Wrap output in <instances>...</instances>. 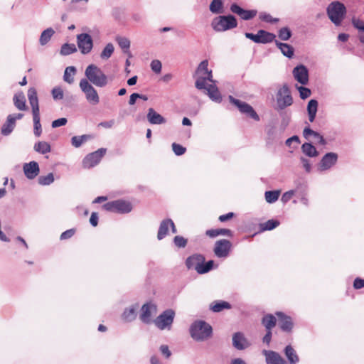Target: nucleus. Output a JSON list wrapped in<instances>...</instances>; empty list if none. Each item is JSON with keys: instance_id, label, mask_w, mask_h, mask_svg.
Segmentation results:
<instances>
[{"instance_id": "9d476101", "label": "nucleus", "mask_w": 364, "mask_h": 364, "mask_svg": "<svg viewBox=\"0 0 364 364\" xmlns=\"http://www.w3.org/2000/svg\"><path fill=\"white\" fill-rule=\"evenodd\" d=\"M338 155L336 152L325 154L317 164L319 172H325L331 169L338 162Z\"/></svg>"}, {"instance_id": "69168bd1", "label": "nucleus", "mask_w": 364, "mask_h": 364, "mask_svg": "<svg viewBox=\"0 0 364 364\" xmlns=\"http://www.w3.org/2000/svg\"><path fill=\"white\" fill-rule=\"evenodd\" d=\"M300 160L306 171L309 173L311 171V165L309 162V160L304 157H301Z\"/></svg>"}, {"instance_id": "a18cd8bd", "label": "nucleus", "mask_w": 364, "mask_h": 364, "mask_svg": "<svg viewBox=\"0 0 364 364\" xmlns=\"http://www.w3.org/2000/svg\"><path fill=\"white\" fill-rule=\"evenodd\" d=\"M210 11L213 14L223 12V0H213L210 4Z\"/></svg>"}, {"instance_id": "412c9836", "label": "nucleus", "mask_w": 364, "mask_h": 364, "mask_svg": "<svg viewBox=\"0 0 364 364\" xmlns=\"http://www.w3.org/2000/svg\"><path fill=\"white\" fill-rule=\"evenodd\" d=\"M23 171L25 176L29 179H34L40 173L39 165L36 161H32L26 163L23 166Z\"/></svg>"}, {"instance_id": "e433bc0d", "label": "nucleus", "mask_w": 364, "mask_h": 364, "mask_svg": "<svg viewBox=\"0 0 364 364\" xmlns=\"http://www.w3.org/2000/svg\"><path fill=\"white\" fill-rule=\"evenodd\" d=\"M303 153L309 157H316L318 156V152L316 147L311 143H304L301 146Z\"/></svg>"}, {"instance_id": "f03ea898", "label": "nucleus", "mask_w": 364, "mask_h": 364, "mask_svg": "<svg viewBox=\"0 0 364 364\" xmlns=\"http://www.w3.org/2000/svg\"><path fill=\"white\" fill-rule=\"evenodd\" d=\"M212 333L213 328L211 326L205 321H196L190 326L191 336L198 342L208 340L211 337Z\"/></svg>"}, {"instance_id": "39448f33", "label": "nucleus", "mask_w": 364, "mask_h": 364, "mask_svg": "<svg viewBox=\"0 0 364 364\" xmlns=\"http://www.w3.org/2000/svg\"><path fill=\"white\" fill-rule=\"evenodd\" d=\"M86 79L97 87H105L107 84V77L97 65H89L85 72Z\"/></svg>"}, {"instance_id": "338daca9", "label": "nucleus", "mask_w": 364, "mask_h": 364, "mask_svg": "<svg viewBox=\"0 0 364 364\" xmlns=\"http://www.w3.org/2000/svg\"><path fill=\"white\" fill-rule=\"evenodd\" d=\"M353 287L356 289H360L364 287V279L356 278L353 282Z\"/></svg>"}, {"instance_id": "7c9ffc66", "label": "nucleus", "mask_w": 364, "mask_h": 364, "mask_svg": "<svg viewBox=\"0 0 364 364\" xmlns=\"http://www.w3.org/2000/svg\"><path fill=\"white\" fill-rule=\"evenodd\" d=\"M231 305L228 301H216L210 304V309L213 312H220L224 309H230Z\"/></svg>"}, {"instance_id": "20e7f679", "label": "nucleus", "mask_w": 364, "mask_h": 364, "mask_svg": "<svg viewBox=\"0 0 364 364\" xmlns=\"http://www.w3.org/2000/svg\"><path fill=\"white\" fill-rule=\"evenodd\" d=\"M214 262L209 260L205 263V257L200 254H194L186 260V266L188 269H195L200 274H205L213 268Z\"/></svg>"}, {"instance_id": "bf43d9fd", "label": "nucleus", "mask_w": 364, "mask_h": 364, "mask_svg": "<svg viewBox=\"0 0 364 364\" xmlns=\"http://www.w3.org/2000/svg\"><path fill=\"white\" fill-rule=\"evenodd\" d=\"M259 18L268 23H276L279 21L278 18H274L270 14L267 13H261L259 14Z\"/></svg>"}, {"instance_id": "f8f14e48", "label": "nucleus", "mask_w": 364, "mask_h": 364, "mask_svg": "<svg viewBox=\"0 0 364 364\" xmlns=\"http://www.w3.org/2000/svg\"><path fill=\"white\" fill-rule=\"evenodd\" d=\"M229 100L232 105L238 108L241 113L247 114L256 121L259 120V115L255 111L253 107L247 102L235 99L231 95L229 96Z\"/></svg>"}, {"instance_id": "a19ab883", "label": "nucleus", "mask_w": 364, "mask_h": 364, "mask_svg": "<svg viewBox=\"0 0 364 364\" xmlns=\"http://www.w3.org/2000/svg\"><path fill=\"white\" fill-rule=\"evenodd\" d=\"M77 51V48L73 43H64L60 48V53L62 55H68Z\"/></svg>"}, {"instance_id": "a878e982", "label": "nucleus", "mask_w": 364, "mask_h": 364, "mask_svg": "<svg viewBox=\"0 0 364 364\" xmlns=\"http://www.w3.org/2000/svg\"><path fill=\"white\" fill-rule=\"evenodd\" d=\"M28 98L31 107L32 108V114L33 115H39V105H38V99L37 96V92L34 87H31L28 90Z\"/></svg>"}, {"instance_id": "b1692460", "label": "nucleus", "mask_w": 364, "mask_h": 364, "mask_svg": "<svg viewBox=\"0 0 364 364\" xmlns=\"http://www.w3.org/2000/svg\"><path fill=\"white\" fill-rule=\"evenodd\" d=\"M276 315L278 318V323L281 329L283 331L290 332L293 328V322L291 317L280 311L277 312Z\"/></svg>"}, {"instance_id": "1a4fd4ad", "label": "nucleus", "mask_w": 364, "mask_h": 364, "mask_svg": "<svg viewBox=\"0 0 364 364\" xmlns=\"http://www.w3.org/2000/svg\"><path fill=\"white\" fill-rule=\"evenodd\" d=\"M102 207L107 211L117 213H128L132 210V204L129 201L123 200L108 202L104 204Z\"/></svg>"}, {"instance_id": "0eeeda50", "label": "nucleus", "mask_w": 364, "mask_h": 364, "mask_svg": "<svg viewBox=\"0 0 364 364\" xmlns=\"http://www.w3.org/2000/svg\"><path fill=\"white\" fill-rule=\"evenodd\" d=\"M79 86L82 92L85 94L87 101L90 104L96 105L100 102V97L97 90L87 79H81Z\"/></svg>"}, {"instance_id": "5701e85b", "label": "nucleus", "mask_w": 364, "mask_h": 364, "mask_svg": "<svg viewBox=\"0 0 364 364\" xmlns=\"http://www.w3.org/2000/svg\"><path fill=\"white\" fill-rule=\"evenodd\" d=\"M232 13L237 14L243 20H250L257 15L255 10H245L236 4H232L230 6Z\"/></svg>"}, {"instance_id": "c03bdc74", "label": "nucleus", "mask_w": 364, "mask_h": 364, "mask_svg": "<svg viewBox=\"0 0 364 364\" xmlns=\"http://www.w3.org/2000/svg\"><path fill=\"white\" fill-rule=\"evenodd\" d=\"M280 191H268L264 193L265 200L269 203L276 202L279 196Z\"/></svg>"}, {"instance_id": "680f3d73", "label": "nucleus", "mask_w": 364, "mask_h": 364, "mask_svg": "<svg viewBox=\"0 0 364 364\" xmlns=\"http://www.w3.org/2000/svg\"><path fill=\"white\" fill-rule=\"evenodd\" d=\"M303 135L306 139H308L310 136H318V132L312 130L310 129L309 126H308L304 128Z\"/></svg>"}, {"instance_id": "774afa93", "label": "nucleus", "mask_w": 364, "mask_h": 364, "mask_svg": "<svg viewBox=\"0 0 364 364\" xmlns=\"http://www.w3.org/2000/svg\"><path fill=\"white\" fill-rule=\"evenodd\" d=\"M160 350L166 358H168L171 355V353L168 348V346L166 345L161 346Z\"/></svg>"}, {"instance_id": "37998d69", "label": "nucleus", "mask_w": 364, "mask_h": 364, "mask_svg": "<svg viewBox=\"0 0 364 364\" xmlns=\"http://www.w3.org/2000/svg\"><path fill=\"white\" fill-rule=\"evenodd\" d=\"M114 50V47L113 44L111 43H107L105 46V47L104 48V49L102 50V51L100 54V58L102 60L109 59L113 54Z\"/></svg>"}, {"instance_id": "4d7b16f0", "label": "nucleus", "mask_w": 364, "mask_h": 364, "mask_svg": "<svg viewBox=\"0 0 364 364\" xmlns=\"http://www.w3.org/2000/svg\"><path fill=\"white\" fill-rule=\"evenodd\" d=\"M172 149L176 156H181L186 151V149L185 147L176 143L172 144Z\"/></svg>"}, {"instance_id": "a211bd4d", "label": "nucleus", "mask_w": 364, "mask_h": 364, "mask_svg": "<svg viewBox=\"0 0 364 364\" xmlns=\"http://www.w3.org/2000/svg\"><path fill=\"white\" fill-rule=\"evenodd\" d=\"M231 242L225 239L218 240L215 244L214 253L219 258H225L231 250Z\"/></svg>"}, {"instance_id": "dca6fc26", "label": "nucleus", "mask_w": 364, "mask_h": 364, "mask_svg": "<svg viewBox=\"0 0 364 364\" xmlns=\"http://www.w3.org/2000/svg\"><path fill=\"white\" fill-rule=\"evenodd\" d=\"M106 153V149L100 148L98 150L87 154L82 161V166L85 168H90L96 166Z\"/></svg>"}, {"instance_id": "8fccbe9b", "label": "nucleus", "mask_w": 364, "mask_h": 364, "mask_svg": "<svg viewBox=\"0 0 364 364\" xmlns=\"http://www.w3.org/2000/svg\"><path fill=\"white\" fill-rule=\"evenodd\" d=\"M88 138L87 135L75 136L71 139L72 145L75 147H80Z\"/></svg>"}, {"instance_id": "7ed1b4c3", "label": "nucleus", "mask_w": 364, "mask_h": 364, "mask_svg": "<svg viewBox=\"0 0 364 364\" xmlns=\"http://www.w3.org/2000/svg\"><path fill=\"white\" fill-rule=\"evenodd\" d=\"M346 6L341 1H333L326 7V14L329 20L336 26H340L346 16Z\"/></svg>"}, {"instance_id": "6ab92c4d", "label": "nucleus", "mask_w": 364, "mask_h": 364, "mask_svg": "<svg viewBox=\"0 0 364 364\" xmlns=\"http://www.w3.org/2000/svg\"><path fill=\"white\" fill-rule=\"evenodd\" d=\"M156 313V305L151 302L146 303L141 308L139 318L144 323H150L152 316Z\"/></svg>"}, {"instance_id": "aec40b11", "label": "nucleus", "mask_w": 364, "mask_h": 364, "mask_svg": "<svg viewBox=\"0 0 364 364\" xmlns=\"http://www.w3.org/2000/svg\"><path fill=\"white\" fill-rule=\"evenodd\" d=\"M169 228L171 229L173 233H176L177 230L175 226L173 221L171 219H165L163 220L159 225L158 233H157V239L159 240H163L168 234Z\"/></svg>"}, {"instance_id": "f704fd0d", "label": "nucleus", "mask_w": 364, "mask_h": 364, "mask_svg": "<svg viewBox=\"0 0 364 364\" xmlns=\"http://www.w3.org/2000/svg\"><path fill=\"white\" fill-rule=\"evenodd\" d=\"M206 235L210 237H215L218 235L232 236V231L229 229L220 228V229H210L208 230L205 232Z\"/></svg>"}, {"instance_id": "e2e57ef3", "label": "nucleus", "mask_w": 364, "mask_h": 364, "mask_svg": "<svg viewBox=\"0 0 364 364\" xmlns=\"http://www.w3.org/2000/svg\"><path fill=\"white\" fill-rule=\"evenodd\" d=\"M294 193L295 191L293 190L285 192L282 196V201L284 203H287L291 200Z\"/></svg>"}, {"instance_id": "de8ad7c7", "label": "nucleus", "mask_w": 364, "mask_h": 364, "mask_svg": "<svg viewBox=\"0 0 364 364\" xmlns=\"http://www.w3.org/2000/svg\"><path fill=\"white\" fill-rule=\"evenodd\" d=\"M279 222L277 220H269L264 223L261 225L262 230H272L279 226Z\"/></svg>"}, {"instance_id": "2f4dec72", "label": "nucleus", "mask_w": 364, "mask_h": 364, "mask_svg": "<svg viewBox=\"0 0 364 364\" xmlns=\"http://www.w3.org/2000/svg\"><path fill=\"white\" fill-rule=\"evenodd\" d=\"M275 43L278 48L281 50L282 53L284 56L289 58H291L293 57L294 48L291 46L287 43L279 42L277 41H275Z\"/></svg>"}, {"instance_id": "f3484780", "label": "nucleus", "mask_w": 364, "mask_h": 364, "mask_svg": "<svg viewBox=\"0 0 364 364\" xmlns=\"http://www.w3.org/2000/svg\"><path fill=\"white\" fill-rule=\"evenodd\" d=\"M292 75L294 80L301 85H306L309 83V70L304 65L299 64L294 68Z\"/></svg>"}, {"instance_id": "13d9d810", "label": "nucleus", "mask_w": 364, "mask_h": 364, "mask_svg": "<svg viewBox=\"0 0 364 364\" xmlns=\"http://www.w3.org/2000/svg\"><path fill=\"white\" fill-rule=\"evenodd\" d=\"M150 66H151V70L154 73H156L157 74L161 73V68H162V65H161V63L159 60H152Z\"/></svg>"}, {"instance_id": "72a5a7b5", "label": "nucleus", "mask_w": 364, "mask_h": 364, "mask_svg": "<svg viewBox=\"0 0 364 364\" xmlns=\"http://www.w3.org/2000/svg\"><path fill=\"white\" fill-rule=\"evenodd\" d=\"M14 103L18 110H26V98L23 92L16 93L14 97Z\"/></svg>"}, {"instance_id": "c9c22d12", "label": "nucleus", "mask_w": 364, "mask_h": 364, "mask_svg": "<svg viewBox=\"0 0 364 364\" xmlns=\"http://www.w3.org/2000/svg\"><path fill=\"white\" fill-rule=\"evenodd\" d=\"M33 149L35 151L41 154H46L51 151L50 145L44 141H41L34 144Z\"/></svg>"}, {"instance_id": "6e6552de", "label": "nucleus", "mask_w": 364, "mask_h": 364, "mask_svg": "<svg viewBox=\"0 0 364 364\" xmlns=\"http://www.w3.org/2000/svg\"><path fill=\"white\" fill-rule=\"evenodd\" d=\"M293 104V98L287 84L279 87L277 92V105L279 109H284Z\"/></svg>"}, {"instance_id": "6e6d98bb", "label": "nucleus", "mask_w": 364, "mask_h": 364, "mask_svg": "<svg viewBox=\"0 0 364 364\" xmlns=\"http://www.w3.org/2000/svg\"><path fill=\"white\" fill-rule=\"evenodd\" d=\"M173 243L176 247L183 248L187 245V240L182 236L177 235L173 238Z\"/></svg>"}, {"instance_id": "58836bf2", "label": "nucleus", "mask_w": 364, "mask_h": 364, "mask_svg": "<svg viewBox=\"0 0 364 364\" xmlns=\"http://www.w3.org/2000/svg\"><path fill=\"white\" fill-rule=\"evenodd\" d=\"M266 330H272L276 325L277 318L272 314L264 316L262 321Z\"/></svg>"}, {"instance_id": "473e14b6", "label": "nucleus", "mask_w": 364, "mask_h": 364, "mask_svg": "<svg viewBox=\"0 0 364 364\" xmlns=\"http://www.w3.org/2000/svg\"><path fill=\"white\" fill-rule=\"evenodd\" d=\"M16 123L11 117H7L6 122L2 125L1 132L4 136L9 135L14 130Z\"/></svg>"}, {"instance_id": "2eb2a0df", "label": "nucleus", "mask_w": 364, "mask_h": 364, "mask_svg": "<svg viewBox=\"0 0 364 364\" xmlns=\"http://www.w3.org/2000/svg\"><path fill=\"white\" fill-rule=\"evenodd\" d=\"M77 44L81 53L87 55L90 53L93 48V41L88 33H80L77 36Z\"/></svg>"}, {"instance_id": "f257e3e1", "label": "nucleus", "mask_w": 364, "mask_h": 364, "mask_svg": "<svg viewBox=\"0 0 364 364\" xmlns=\"http://www.w3.org/2000/svg\"><path fill=\"white\" fill-rule=\"evenodd\" d=\"M208 61L203 60L197 68V73L200 75L196 81V87L198 90H204L205 93L213 101L220 102L222 96L213 79L212 71L208 68Z\"/></svg>"}, {"instance_id": "393cba45", "label": "nucleus", "mask_w": 364, "mask_h": 364, "mask_svg": "<svg viewBox=\"0 0 364 364\" xmlns=\"http://www.w3.org/2000/svg\"><path fill=\"white\" fill-rule=\"evenodd\" d=\"M146 118L151 124L161 125L166 123V118L151 107L148 109Z\"/></svg>"}, {"instance_id": "603ef678", "label": "nucleus", "mask_w": 364, "mask_h": 364, "mask_svg": "<svg viewBox=\"0 0 364 364\" xmlns=\"http://www.w3.org/2000/svg\"><path fill=\"white\" fill-rule=\"evenodd\" d=\"M51 95L54 100H60L63 98V90L60 87H55L51 90Z\"/></svg>"}, {"instance_id": "ddd939ff", "label": "nucleus", "mask_w": 364, "mask_h": 364, "mask_svg": "<svg viewBox=\"0 0 364 364\" xmlns=\"http://www.w3.org/2000/svg\"><path fill=\"white\" fill-rule=\"evenodd\" d=\"M229 100L232 105L238 108L241 113L247 114L256 121L259 120V115L255 111L253 107L247 102L235 99L231 95L229 96Z\"/></svg>"}, {"instance_id": "ea45409f", "label": "nucleus", "mask_w": 364, "mask_h": 364, "mask_svg": "<svg viewBox=\"0 0 364 364\" xmlns=\"http://www.w3.org/2000/svg\"><path fill=\"white\" fill-rule=\"evenodd\" d=\"M76 72V69L73 66L67 67L64 72L63 80L69 83L72 84L74 81V75Z\"/></svg>"}, {"instance_id": "09e8293b", "label": "nucleus", "mask_w": 364, "mask_h": 364, "mask_svg": "<svg viewBox=\"0 0 364 364\" xmlns=\"http://www.w3.org/2000/svg\"><path fill=\"white\" fill-rule=\"evenodd\" d=\"M296 88L299 92V96L302 100H305L310 97L311 95V91L309 88L304 87V85H296Z\"/></svg>"}, {"instance_id": "79ce46f5", "label": "nucleus", "mask_w": 364, "mask_h": 364, "mask_svg": "<svg viewBox=\"0 0 364 364\" xmlns=\"http://www.w3.org/2000/svg\"><path fill=\"white\" fill-rule=\"evenodd\" d=\"M33 134L36 137H39L42 134V127L41 124V118L39 115H33Z\"/></svg>"}, {"instance_id": "bb28decb", "label": "nucleus", "mask_w": 364, "mask_h": 364, "mask_svg": "<svg viewBox=\"0 0 364 364\" xmlns=\"http://www.w3.org/2000/svg\"><path fill=\"white\" fill-rule=\"evenodd\" d=\"M139 308V306L138 304H132L126 308L122 314V320L127 323L134 321L136 318Z\"/></svg>"}, {"instance_id": "4468645a", "label": "nucleus", "mask_w": 364, "mask_h": 364, "mask_svg": "<svg viewBox=\"0 0 364 364\" xmlns=\"http://www.w3.org/2000/svg\"><path fill=\"white\" fill-rule=\"evenodd\" d=\"M245 37L252 40L256 43H268L272 42L276 36L274 33L267 32L264 30H259L257 34L252 33H245Z\"/></svg>"}, {"instance_id": "4be33fe9", "label": "nucleus", "mask_w": 364, "mask_h": 364, "mask_svg": "<svg viewBox=\"0 0 364 364\" xmlns=\"http://www.w3.org/2000/svg\"><path fill=\"white\" fill-rule=\"evenodd\" d=\"M262 354L265 356L267 364H287L284 359L275 351L263 350Z\"/></svg>"}, {"instance_id": "c85d7f7f", "label": "nucleus", "mask_w": 364, "mask_h": 364, "mask_svg": "<svg viewBox=\"0 0 364 364\" xmlns=\"http://www.w3.org/2000/svg\"><path fill=\"white\" fill-rule=\"evenodd\" d=\"M318 103L316 100L311 99L309 101L307 105V113L309 120L310 122H313L315 120L316 113L318 111Z\"/></svg>"}, {"instance_id": "9b49d317", "label": "nucleus", "mask_w": 364, "mask_h": 364, "mask_svg": "<svg viewBox=\"0 0 364 364\" xmlns=\"http://www.w3.org/2000/svg\"><path fill=\"white\" fill-rule=\"evenodd\" d=\"M175 313L171 309L164 311L155 320L156 326L160 330L171 329Z\"/></svg>"}, {"instance_id": "cd10ccee", "label": "nucleus", "mask_w": 364, "mask_h": 364, "mask_svg": "<svg viewBox=\"0 0 364 364\" xmlns=\"http://www.w3.org/2000/svg\"><path fill=\"white\" fill-rule=\"evenodd\" d=\"M232 346L237 350H244L249 347L250 343L243 333L237 332L232 336Z\"/></svg>"}, {"instance_id": "3c124183", "label": "nucleus", "mask_w": 364, "mask_h": 364, "mask_svg": "<svg viewBox=\"0 0 364 364\" xmlns=\"http://www.w3.org/2000/svg\"><path fill=\"white\" fill-rule=\"evenodd\" d=\"M278 36L282 41H288L291 36V31L287 27L282 28L279 31Z\"/></svg>"}, {"instance_id": "4c0bfd02", "label": "nucleus", "mask_w": 364, "mask_h": 364, "mask_svg": "<svg viewBox=\"0 0 364 364\" xmlns=\"http://www.w3.org/2000/svg\"><path fill=\"white\" fill-rule=\"evenodd\" d=\"M55 33L54 30L52 28H48L44 30L40 36L39 42L41 46H45L50 40L51 37Z\"/></svg>"}, {"instance_id": "423d86ee", "label": "nucleus", "mask_w": 364, "mask_h": 364, "mask_svg": "<svg viewBox=\"0 0 364 364\" xmlns=\"http://www.w3.org/2000/svg\"><path fill=\"white\" fill-rule=\"evenodd\" d=\"M237 22L232 15L219 16L213 19L211 26L217 32H223L237 27Z\"/></svg>"}, {"instance_id": "49530a36", "label": "nucleus", "mask_w": 364, "mask_h": 364, "mask_svg": "<svg viewBox=\"0 0 364 364\" xmlns=\"http://www.w3.org/2000/svg\"><path fill=\"white\" fill-rule=\"evenodd\" d=\"M54 181L53 173H49L46 176H41L38 178V182L41 186H48Z\"/></svg>"}, {"instance_id": "0e129e2a", "label": "nucleus", "mask_w": 364, "mask_h": 364, "mask_svg": "<svg viewBox=\"0 0 364 364\" xmlns=\"http://www.w3.org/2000/svg\"><path fill=\"white\" fill-rule=\"evenodd\" d=\"M75 234V230L74 229H70V230H68L65 232H63L61 235H60V240H67V239H69L70 237H72Z\"/></svg>"}, {"instance_id": "864d4df0", "label": "nucleus", "mask_w": 364, "mask_h": 364, "mask_svg": "<svg viewBox=\"0 0 364 364\" xmlns=\"http://www.w3.org/2000/svg\"><path fill=\"white\" fill-rule=\"evenodd\" d=\"M351 23L354 28L357 30H364V21L360 18L353 16L351 18Z\"/></svg>"}, {"instance_id": "c756f323", "label": "nucleus", "mask_w": 364, "mask_h": 364, "mask_svg": "<svg viewBox=\"0 0 364 364\" xmlns=\"http://www.w3.org/2000/svg\"><path fill=\"white\" fill-rule=\"evenodd\" d=\"M284 354L288 359L289 364H296L299 362V358L291 346L289 345L286 346L284 348Z\"/></svg>"}, {"instance_id": "052dcab7", "label": "nucleus", "mask_w": 364, "mask_h": 364, "mask_svg": "<svg viewBox=\"0 0 364 364\" xmlns=\"http://www.w3.org/2000/svg\"><path fill=\"white\" fill-rule=\"evenodd\" d=\"M67 122V119L65 117H62L53 121L51 126L53 128H57L65 125Z\"/></svg>"}, {"instance_id": "5fc2aeb1", "label": "nucleus", "mask_w": 364, "mask_h": 364, "mask_svg": "<svg viewBox=\"0 0 364 364\" xmlns=\"http://www.w3.org/2000/svg\"><path fill=\"white\" fill-rule=\"evenodd\" d=\"M117 41L122 49L127 50H129L130 47V41L128 38L125 37H117Z\"/></svg>"}]
</instances>
